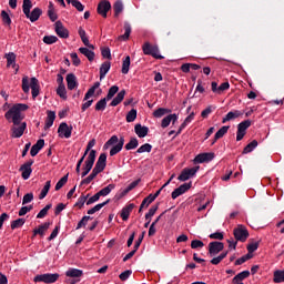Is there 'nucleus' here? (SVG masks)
<instances>
[{
    "mask_svg": "<svg viewBox=\"0 0 284 284\" xmlns=\"http://www.w3.org/2000/svg\"><path fill=\"white\" fill-rule=\"evenodd\" d=\"M28 108V104L17 103L6 112L4 119H7L9 123H13V125H20L21 121H23L21 112H26Z\"/></svg>",
    "mask_w": 284,
    "mask_h": 284,
    "instance_id": "nucleus-1",
    "label": "nucleus"
},
{
    "mask_svg": "<svg viewBox=\"0 0 284 284\" xmlns=\"http://www.w3.org/2000/svg\"><path fill=\"white\" fill-rule=\"evenodd\" d=\"M32 0H23L22 3V11L23 14L31 21V23H34L36 21H39L40 17L43 14V10L41 8L37 7L32 11Z\"/></svg>",
    "mask_w": 284,
    "mask_h": 284,
    "instance_id": "nucleus-2",
    "label": "nucleus"
},
{
    "mask_svg": "<svg viewBox=\"0 0 284 284\" xmlns=\"http://www.w3.org/2000/svg\"><path fill=\"white\" fill-rule=\"evenodd\" d=\"M30 88H31V94H32V99H37V97H39V92L41 87L39 85V80L37 78H28V75H24L22 78V92H24V94H28V92H30Z\"/></svg>",
    "mask_w": 284,
    "mask_h": 284,
    "instance_id": "nucleus-3",
    "label": "nucleus"
},
{
    "mask_svg": "<svg viewBox=\"0 0 284 284\" xmlns=\"http://www.w3.org/2000/svg\"><path fill=\"white\" fill-rule=\"evenodd\" d=\"M34 283H47L52 284L59 281V273H44L36 275L33 278Z\"/></svg>",
    "mask_w": 284,
    "mask_h": 284,
    "instance_id": "nucleus-4",
    "label": "nucleus"
},
{
    "mask_svg": "<svg viewBox=\"0 0 284 284\" xmlns=\"http://www.w3.org/2000/svg\"><path fill=\"white\" fill-rule=\"evenodd\" d=\"M233 234L235 241H240L241 243H245L247 239H250V232L247 231V227H245V225L243 224L237 225V227L233 230Z\"/></svg>",
    "mask_w": 284,
    "mask_h": 284,
    "instance_id": "nucleus-5",
    "label": "nucleus"
},
{
    "mask_svg": "<svg viewBox=\"0 0 284 284\" xmlns=\"http://www.w3.org/2000/svg\"><path fill=\"white\" fill-rule=\"evenodd\" d=\"M142 50L148 57H153V59H163V55L159 54V47L152 45L150 42H144Z\"/></svg>",
    "mask_w": 284,
    "mask_h": 284,
    "instance_id": "nucleus-6",
    "label": "nucleus"
},
{
    "mask_svg": "<svg viewBox=\"0 0 284 284\" xmlns=\"http://www.w3.org/2000/svg\"><path fill=\"white\" fill-rule=\"evenodd\" d=\"M201 170V166H194L192 169H183L181 174L178 178V181H189V179H192V176H196V172Z\"/></svg>",
    "mask_w": 284,
    "mask_h": 284,
    "instance_id": "nucleus-7",
    "label": "nucleus"
},
{
    "mask_svg": "<svg viewBox=\"0 0 284 284\" xmlns=\"http://www.w3.org/2000/svg\"><path fill=\"white\" fill-rule=\"evenodd\" d=\"M251 125H252L251 120H245V121H242L240 124H237L236 141H243V138L247 132V128H250Z\"/></svg>",
    "mask_w": 284,
    "mask_h": 284,
    "instance_id": "nucleus-8",
    "label": "nucleus"
},
{
    "mask_svg": "<svg viewBox=\"0 0 284 284\" xmlns=\"http://www.w3.org/2000/svg\"><path fill=\"white\" fill-rule=\"evenodd\" d=\"M110 10H112V4L110 3V1L102 0L99 2L97 12L98 14L103 17V19H108V12H110Z\"/></svg>",
    "mask_w": 284,
    "mask_h": 284,
    "instance_id": "nucleus-9",
    "label": "nucleus"
},
{
    "mask_svg": "<svg viewBox=\"0 0 284 284\" xmlns=\"http://www.w3.org/2000/svg\"><path fill=\"white\" fill-rule=\"evenodd\" d=\"M72 125H68V123L62 122L58 128V134L60 139H70V136H72Z\"/></svg>",
    "mask_w": 284,
    "mask_h": 284,
    "instance_id": "nucleus-10",
    "label": "nucleus"
},
{
    "mask_svg": "<svg viewBox=\"0 0 284 284\" xmlns=\"http://www.w3.org/2000/svg\"><path fill=\"white\" fill-rule=\"evenodd\" d=\"M225 250V244L223 242L214 241L209 243V254L210 256H216V254Z\"/></svg>",
    "mask_w": 284,
    "mask_h": 284,
    "instance_id": "nucleus-11",
    "label": "nucleus"
},
{
    "mask_svg": "<svg viewBox=\"0 0 284 284\" xmlns=\"http://www.w3.org/2000/svg\"><path fill=\"white\" fill-rule=\"evenodd\" d=\"M26 128H28V124L26 122H20V124L14 125L11 128V138L12 139H21L23 136V133L26 132Z\"/></svg>",
    "mask_w": 284,
    "mask_h": 284,
    "instance_id": "nucleus-12",
    "label": "nucleus"
},
{
    "mask_svg": "<svg viewBox=\"0 0 284 284\" xmlns=\"http://www.w3.org/2000/svg\"><path fill=\"white\" fill-rule=\"evenodd\" d=\"M32 165H34V160H29L24 164L20 166L21 176L24 181H28L30 179V174H32Z\"/></svg>",
    "mask_w": 284,
    "mask_h": 284,
    "instance_id": "nucleus-13",
    "label": "nucleus"
},
{
    "mask_svg": "<svg viewBox=\"0 0 284 284\" xmlns=\"http://www.w3.org/2000/svg\"><path fill=\"white\" fill-rule=\"evenodd\" d=\"M191 187H192V182L181 184L178 189H175L171 193V197L173 200H176L179 199V196H183V194H185V192H187V190H190Z\"/></svg>",
    "mask_w": 284,
    "mask_h": 284,
    "instance_id": "nucleus-14",
    "label": "nucleus"
},
{
    "mask_svg": "<svg viewBox=\"0 0 284 284\" xmlns=\"http://www.w3.org/2000/svg\"><path fill=\"white\" fill-rule=\"evenodd\" d=\"M120 145L123 148V145H125V138L121 136L119 139V136L116 135H112L103 145V150H108V148H110L111 145Z\"/></svg>",
    "mask_w": 284,
    "mask_h": 284,
    "instance_id": "nucleus-15",
    "label": "nucleus"
},
{
    "mask_svg": "<svg viewBox=\"0 0 284 284\" xmlns=\"http://www.w3.org/2000/svg\"><path fill=\"white\" fill-rule=\"evenodd\" d=\"M106 163H108V154L101 153L93 170L101 174V172H103V170H105Z\"/></svg>",
    "mask_w": 284,
    "mask_h": 284,
    "instance_id": "nucleus-16",
    "label": "nucleus"
},
{
    "mask_svg": "<svg viewBox=\"0 0 284 284\" xmlns=\"http://www.w3.org/2000/svg\"><path fill=\"white\" fill-rule=\"evenodd\" d=\"M54 26L55 33L58 34V37H60V39H68V37H70V31H68V29L63 26V22L57 21Z\"/></svg>",
    "mask_w": 284,
    "mask_h": 284,
    "instance_id": "nucleus-17",
    "label": "nucleus"
},
{
    "mask_svg": "<svg viewBox=\"0 0 284 284\" xmlns=\"http://www.w3.org/2000/svg\"><path fill=\"white\" fill-rule=\"evenodd\" d=\"M214 161V153H200L194 158V163H210Z\"/></svg>",
    "mask_w": 284,
    "mask_h": 284,
    "instance_id": "nucleus-18",
    "label": "nucleus"
},
{
    "mask_svg": "<svg viewBox=\"0 0 284 284\" xmlns=\"http://www.w3.org/2000/svg\"><path fill=\"white\" fill-rule=\"evenodd\" d=\"M179 121V115L176 113L166 115L161 123L162 128H169L170 123L174 125Z\"/></svg>",
    "mask_w": 284,
    "mask_h": 284,
    "instance_id": "nucleus-19",
    "label": "nucleus"
},
{
    "mask_svg": "<svg viewBox=\"0 0 284 284\" xmlns=\"http://www.w3.org/2000/svg\"><path fill=\"white\" fill-rule=\"evenodd\" d=\"M79 87V82L77 81V75L74 73L67 74V88L68 90H74Z\"/></svg>",
    "mask_w": 284,
    "mask_h": 284,
    "instance_id": "nucleus-20",
    "label": "nucleus"
},
{
    "mask_svg": "<svg viewBox=\"0 0 284 284\" xmlns=\"http://www.w3.org/2000/svg\"><path fill=\"white\" fill-rule=\"evenodd\" d=\"M43 145H45V140H43V139L38 140L37 143L33 144L30 150L31 156H37V154H39V152H41V150H43Z\"/></svg>",
    "mask_w": 284,
    "mask_h": 284,
    "instance_id": "nucleus-21",
    "label": "nucleus"
},
{
    "mask_svg": "<svg viewBox=\"0 0 284 284\" xmlns=\"http://www.w3.org/2000/svg\"><path fill=\"white\" fill-rule=\"evenodd\" d=\"M55 119H57V113L54 111H48L44 130H50V128H52V125H54Z\"/></svg>",
    "mask_w": 284,
    "mask_h": 284,
    "instance_id": "nucleus-22",
    "label": "nucleus"
},
{
    "mask_svg": "<svg viewBox=\"0 0 284 284\" xmlns=\"http://www.w3.org/2000/svg\"><path fill=\"white\" fill-rule=\"evenodd\" d=\"M134 132L138 134L139 139H145V135L150 132V128L135 124Z\"/></svg>",
    "mask_w": 284,
    "mask_h": 284,
    "instance_id": "nucleus-23",
    "label": "nucleus"
},
{
    "mask_svg": "<svg viewBox=\"0 0 284 284\" xmlns=\"http://www.w3.org/2000/svg\"><path fill=\"white\" fill-rule=\"evenodd\" d=\"M132 210H134V204H129L122 209L120 213L122 221H128V219H130V214H132Z\"/></svg>",
    "mask_w": 284,
    "mask_h": 284,
    "instance_id": "nucleus-24",
    "label": "nucleus"
},
{
    "mask_svg": "<svg viewBox=\"0 0 284 284\" xmlns=\"http://www.w3.org/2000/svg\"><path fill=\"white\" fill-rule=\"evenodd\" d=\"M65 276H68L69 278H81V276H83V271L79 270V268H69L65 273Z\"/></svg>",
    "mask_w": 284,
    "mask_h": 284,
    "instance_id": "nucleus-25",
    "label": "nucleus"
},
{
    "mask_svg": "<svg viewBox=\"0 0 284 284\" xmlns=\"http://www.w3.org/2000/svg\"><path fill=\"white\" fill-rule=\"evenodd\" d=\"M239 116H243V111H231L225 115V118H223L222 123H227V121H232V119H239Z\"/></svg>",
    "mask_w": 284,
    "mask_h": 284,
    "instance_id": "nucleus-26",
    "label": "nucleus"
},
{
    "mask_svg": "<svg viewBox=\"0 0 284 284\" xmlns=\"http://www.w3.org/2000/svg\"><path fill=\"white\" fill-rule=\"evenodd\" d=\"M111 63L110 61H105L101 64L100 67V81H103V79H105V74H108V72H110V68H111Z\"/></svg>",
    "mask_w": 284,
    "mask_h": 284,
    "instance_id": "nucleus-27",
    "label": "nucleus"
},
{
    "mask_svg": "<svg viewBox=\"0 0 284 284\" xmlns=\"http://www.w3.org/2000/svg\"><path fill=\"white\" fill-rule=\"evenodd\" d=\"M123 99H125V90H121L116 94V97L111 101V108H116V105H119L123 101Z\"/></svg>",
    "mask_w": 284,
    "mask_h": 284,
    "instance_id": "nucleus-28",
    "label": "nucleus"
},
{
    "mask_svg": "<svg viewBox=\"0 0 284 284\" xmlns=\"http://www.w3.org/2000/svg\"><path fill=\"white\" fill-rule=\"evenodd\" d=\"M94 161H97V150H91L87 160L84 161V165H89L90 168H94Z\"/></svg>",
    "mask_w": 284,
    "mask_h": 284,
    "instance_id": "nucleus-29",
    "label": "nucleus"
},
{
    "mask_svg": "<svg viewBox=\"0 0 284 284\" xmlns=\"http://www.w3.org/2000/svg\"><path fill=\"white\" fill-rule=\"evenodd\" d=\"M48 230H50V222L39 225V227L33 231V234L34 236H37V234L43 236Z\"/></svg>",
    "mask_w": 284,
    "mask_h": 284,
    "instance_id": "nucleus-30",
    "label": "nucleus"
},
{
    "mask_svg": "<svg viewBox=\"0 0 284 284\" xmlns=\"http://www.w3.org/2000/svg\"><path fill=\"white\" fill-rule=\"evenodd\" d=\"M4 58L7 59V68H14L17 65V54L14 52L6 53Z\"/></svg>",
    "mask_w": 284,
    "mask_h": 284,
    "instance_id": "nucleus-31",
    "label": "nucleus"
},
{
    "mask_svg": "<svg viewBox=\"0 0 284 284\" xmlns=\"http://www.w3.org/2000/svg\"><path fill=\"white\" fill-rule=\"evenodd\" d=\"M99 88H101V82H94V84L85 93L84 101H88V99L94 97V92H97Z\"/></svg>",
    "mask_w": 284,
    "mask_h": 284,
    "instance_id": "nucleus-32",
    "label": "nucleus"
},
{
    "mask_svg": "<svg viewBox=\"0 0 284 284\" xmlns=\"http://www.w3.org/2000/svg\"><path fill=\"white\" fill-rule=\"evenodd\" d=\"M79 52H80V54H83L84 57H87L88 61H94V57H95L94 51H92L88 48L81 47L79 49Z\"/></svg>",
    "mask_w": 284,
    "mask_h": 284,
    "instance_id": "nucleus-33",
    "label": "nucleus"
},
{
    "mask_svg": "<svg viewBox=\"0 0 284 284\" xmlns=\"http://www.w3.org/2000/svg\"><path fill=\"white\" fill-rule=\"evenodd\" d=\"M99 174L100 173L93 169L91 174L81 181V185H90V183H92V181H94Z\"/></svg>",
    "mask_w": 284,
    "mask_h": 284,
    "instance_id": "nucleus-34",
    "label": "nucleus"
},
{
    "mask_svg": "<svg viewBox=\"0 0 284 284\" xmlns=\"http://www.w3.org/2000/svg\"><path fill=\"white\" fill-rule=\"evenodd\" d=\"M108 203H110V200H106L100 204H97L95 206H93L92 209H90L87 214L92 215V214H97V212H100L101 210H103V207H105V205H108Z\"/></svg>",
    "mask_w": 284,
    "mask_h": 284,
    "instance_id": "nucleus-35",
    "label": "nucleus"
},
{
    "mask_svg": "<svg viewBox=\"0 0 284 284\" xmlns=\"http://www.w3.org/2000/svg\"><path fill=\"white\" fill-rule=\"evenodd\" d=\"M171 113H172V110L170 109L159 108L153 112V116L155 119H161L162 116H165V114H171Z\"/></svg>",
    "mask_w": 284,
    "mask_h": 284,
    "instance_id": "nucleus-36",
    "label": "nucleus"
},
{
    "mask_svg": "<svg viewBox=\"0 0 284 284\" xmlns=\"http://www.w3.org/2000/svg\"><path fill=\"white\" fill-rule=\"evenodd\" d=\"M258 148V141L253 140L250 142L243 150L242 154H250V152H254Z\"/></svg>",
    "mask_w": 284,
    "mask_h": 284,
    "instance_id": "nucleus-37",
    "label": "nucleus"
},
{
    "mask_svg": "<svg viewBox=\"0 0 284 284\" xmlns=\"http://www.w3.org/2000/svg\"><path fill=\"white\" fill-rule=\"evenodd\" d=\"M130 34H132V26H130L129 22H124V34L120 36V39H122V41H128Z\"/></svg>",
    "mask_w": 284,
    "mask_h": 284,
    "instance_id": "nucleus-38",
    "label": "nucleus"
},
{
    "mask_svg": "<svg viewBox=\"0 0 284 284\" xmlns=\"http://www.w3.org/2000/svg\"><path fill=\"white\" fill-rule=\"evenodd\" d=\"M163 191V189H160L155 192V194H149L146 197L143 199V205H145V203H154V201H156V199H159V195L161 194V192Z\"/></svg>",
    "mask_w": 284,
    "mask_h": 284,
    "instance_id": "nucleus-39",
    "label": "nucleus"
},
{
    "mask_svg": "<svg viewBox=\"0 0 284 284\" xmlns=\"http://www.w3.org/2000/svg\"><path fill=\"white\" fill-rule=\"evenodd\" d=\"M50 187H52V181L49 180L45 182V184L39 195L40 200H43V199H45V196H48V193L50 192Z\"/></svg>",
    "mask_w": 284,
    "mask_h": 284,
    "instance_id": "nucleus-40",
    "label": "nucleus"
},
{
    "mask_svg": "<svg viewBox=\"0 0 284 284\" xmlns=\"http://www.w3.org/2000/svg\"><path fill=\"white\" fill-rule=\"evenodd\" d=\"M108 99L103 98L101 100H99L95 104V111L97 112H103V110H105V108H108Z\"/></svg>",
    "mask_w": 284,
    "mask_h": 284,
    "instance_id": "nucleus-41",
    "label": "nucleus"
},
{
    "mask_svg": "<svg viewBox=\"0 0 284 284\" xmlns=\"http://www.w3.org/2000/svg\"><path fill=\"white\" fill-rule=\"evenodd\" d=\"M274 283H284V271L277 270L273 273Z\"/></svg>",
    "mask_w": 284,
    "mask_h": 284,
    "instance_id": "nucleus-42",
    "label": "nucleus"
},
{
    "mask_svg": "<svg viewBox=\"0 0 284 284\" xmlns=\"http://www.w3.org/2000/svg\"><path fill=\"white\" fill-rule=\"evenodd\" d=\"M250 278V271H243L233 277V283H239V281H245Z\"/></svg>",
    "mask_w": 284,
    "mask_h": 284,
    "instance_id": "nucleus-43",
    "label": "nucleus"
},
{
    "mask_svg": "<svg viewBox=\"0 0 284 284\" xmlns=\"http://www.w3.org/2000/svg\"><path fill=\"white\" fill-rule=\"evenodd\" d=\"M125 150H136L139 148V140L136 138H131L129 143L125 144Z\"/></svg>",
    "mask_w": 284,
    "mask_h": 284,
    "instance_id": "nucleus-44",
    "label": "nucleus"
},
{
    "mask_svg": "<svg viewBox=\"0 0 284 284\" xmlns=\"http://www.w3.org/2000/svg\"><path fill=\"white\" fill-rule=\"evenodd\" d=\"M114 10V17H119L123 12V2L121 0H118L113 4Z\"/></svg>",
    "mask_w": 284,
    "mask_h": 284,
    "instance_id": "nucleus-45",
    "label": "nucleus"
},
{
    "mask_svg": "<svg viewBox=\"0 0 284 284\" xmlns=\"http://www.w3.org/2000/svg\"><path fill=\"white\" fill-rule=\"evenodd\" d=\"M57 94L60 97V99H63L64 101L68 99V91L65 90V84L58 85Z\"/></svg>",
    "mask_w": 284,
    "mask_h": 284,
    "instance_id": "nucleus-46",
    "label": "nucleus"
},
{
    "mask_svg": "<svg viewBox=\"0 0 284 284\" xmlns=\"http://www.w3.org/2000/svg\"><path fill=\"white\" fill-rule=\"evenodd\" d=\"M116 187L115 184H109L108 186H105L104 189L100 190L98 192V194L100 196H108V194H110V192H112V190H114Z\"/></svg>",
    "mask_w": 284,
    "mask_h": 284,
    "instance_id": "nucleus-47",
    "label": "nucleus"
},
{
    "mask_svg": "<svg viewBox=\"0 0 284 284\" xmlns=\"http://www.w3.org/2000/svg\"><path fill=\"white\" fill-rule=\"evenodd\" d=\"M26 225V219L20 217L11 222V230H17L19 227H23Z\"/></svg>",
    "mask_w": 284,
    "mask_h": 284,
    "instance_id": "nucleus-48",
    "label": "nucleus"
},
{
    "mask_svg": "<svg viewBox=\"0 0 284 284\" xmlns=\"http://www.w3.org/2000/svg\"><path fill=\"white\" fill-rule=\"evenodd\" d=\"M116 92H119V87L118 85H112L110 89H109V92L105 97V99L108 101H112V99H114V95L116 94Z\"/></svg>",
    "mask_w": 284,
    "mask_h": 284,
    "instance_id": "nucleus-49",
    "label": "nucleus"
},
{
    "mask_svg": "<svg viewBox=\"0 0 284 284\" xmlns=\"http://www.w3.org/2000/svg\"><path fill=\"white\" fill-rule=\"evenodd\" d=\"M90 196V194L88 195H81L77 203L74 204V207H79V210H81V207H83V205H85V203H88V197Z\"/></svg>",
    "mask_w": 284,
    "mask_h": 284,
    "instance_id": "nucleus-50",
    "label": "nucleus"
},
{
    "mask_svg": "<svg viewBox=\"0 0 284 284\" xmlns=\"http://www.w3.org/2000/svg\"><path fill=\"white\" fill-rule=\"evenodd\" d=\"M1 18L4 26H8L9 28L12 26V19L10 18V14L6 12V10L1 11Z\"/></svg>",
    "mask_w": 284,
    "mask_h": 284,
    "instance_id": "nucleus-51",
    "label": "nucleus"
},
{
    "mask_svg": "<svg viewBox=\"0 0 284 284\" xmlns=\"http://www.w3.org/2000/svg\"><path fill=\"white\" fill-rule=\"evenodd\" d=\"M88 221H92V216L84 215L81 221L78 223L75 230H81V227H85L88 225Z\"/></svg>",
    "mask_w": 284,
    "mask_h": 284,
    "instance_id": "nucleus-52",
    "label": "nucleus"
},
{
    "mask_svg": "<svg viewBox=\"0 0 284 284\" xmlns=\"http://www.w3.org/2000/svg\"><path fill=\"white\" fill-rule=\"evenodd\" d=\"M130 72V55H126L122 62V74Z\"/></svg>",
    "mask_w": 284,
    "mask_h": 284,
    "instance_id": "nucleus-53",
    "label": "nucleus"
},
{
    "mask_svg": "<svg viewBox=\"0 0 284 284\" xmlns=\"http://www.w3.org/2000/svg\"><path fill=\"white\" fill-rule=\"evenodd\" d=\"M143 152H152V144L145 143L141 145L136 151L135 154H143Z\"/></svg>",
    "mask_w": 284,
    "mask_h": 284,
    "instance_id": "nucleus-54",
    "label": "nucleus"
},
{
    "mask_svg": "<svg viewBox=\"0 0 284 284\" xmlns=\"http://www.w3.org/2000/svg\"><path fill=\"white\" fill-rule=\"evenodd\" d=\"M52 210V204H47L37 215V219H45L48 211Z\"/></svg>",
    "mask_w": 284,
    "mask_h": 284,
    "instance_id": "nucleus-55",
    "label": "nucleus"
},
{
    "mask_svg": "<svg viewBox=\"0 0 284 284\" xmlns=\"http://www.w3.org/2000/svg\"><path fill=\"white\" fill-rule=\"evenodd\" d=\"M59 41V38L57 36H44L43 37V43L47 45H52V43H57Z\"/></svg>",
    "mask_w": 284,
    "mask_h": 284,
    "instance_id": "nucleus-56",
    "label": "nucleus"
},
{
    "mask_svg": "<svg viewBox=\"0 0 284 284\" xmlns=\"http://www.w3.org/2000/svg\"><path fill=\"white\" fill-rule=\"evenodd\" d=\"M227 130H230V126H222L214 135L215 141H219V139H223Z\"/></svg>",
    "mask_w": 284,
    "mask_h": 284,
    "instance_id": "nucleus-57",
    "label": "nucleus"
},
{
    "mask_svg": "<svg viewBox=\"0 0 284 284\" xmlns=\"http://www.w3.org/2000/svg\"><path fill=\"white\" fill-rule=\"evenodd\" d=\"M158 211H159V204L151 206L149 212L145 214V221H148V219H152V216H154V214H156Z\"/></svg>",
    "mask_w": 284,
    "mask_h": 284,
    "instance_id": "nucleus-58",
    "label": "nucleus"
},
{
    "mask_svg": "<svg viewBox=\"0 0 284 284\" xmlns=\"http://www.w3.org/2000/svg\"><path fill=\"white\" fill-rule=\"evenodd\" d=\"M133 121H136V109H132L126 114V123H133Z\"/></svg>",
    "mask_w": 284,
    "mask_h": 284,
    "instance_id": "nucleus-59",
    "label": "nucleus"
},
{
    "mask_svg": "<svg viewBox=\"0 0 284 284\" xmlns=\"http://www.w3.org/2000/svg\"><path fill=\"white\" fill-rule=\"evenodd\" d=\"M68 176L69 174L64 175L63 178H61L58 183L55 184V192H59V190H61V187H63V185H65V183H68Z\"/></svg>",
    "mask_w": 284,
    "mask_h": 284,
    "instance_id": "nucleus-60",
    "label": "nucleus"
},
{
    "mask_svg": "<svg viewBox=\"0 0 284 284\" xmlns=\"http://www.w3.org/2000/svg\"><path fill=\"white\" fill-rule=\"evenodd\" d=\"M191 247H192V250H199L201 247H205V243H203V241H201V240H193L191 242Z\"/></svg>",
    "mask_w": 284,
    "mask_h": 284,
    "instance_id": "nucleus-61",
    "label": "nucleus"
},
{
    "mask_svg": "<svg viewBox=\"0 0 284 284\" xmlns=\"http://www.w3.org/2000/svg\"><path fill=\"white\" fill-rule=\"evenodd\" d=\"M252 258V254L247 253L246 255H243L242 257L237 258L235 261V265H243V263H246V261H250Z\"/></svg>",
    "mask_w": 284,
    "mask_h": 284,
    "instance_id": "nucleus-62",
    "label": "nucleus"
},
{
    "mask_svg": "<svg viewBox=\"0 0 284 284\" xmlns=\"http://www.w3.org/2000/svg\"><path fill=\"white\" fill-rule=\"evenodd\" d=\"M121 150H123V146H120V144H113V146L110 150V156H116V154H119Z\"/></svg>",
    "mask_w": 284,
    "mask_h": 284,
    "instance_id": "nucleus-63",
    "label": "nucleus"
},
{
    "mask_svg": "<svg viewBox=\"0 0 284 284\" xmlns=\"http://www.w3.org/2000/svg\"><path fill=\"white\" fill-rule=\"evenodd\" d=\"M132 276V270H126L119 275L120 281H128Z\"/></svg>",
    "mask_w": 284,
    "mask_h": 284,
    "instance_id": "nucleus-64",
    "label": "nucleus"
}]
</instances>
